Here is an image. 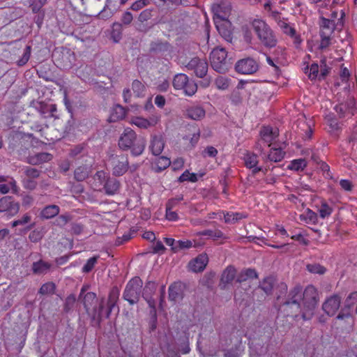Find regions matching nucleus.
<instances>
[{"label":"nucleus","mask_w":357,"mask_h":357,"mask_svg":"<svg viewBox=\"0 0 357 357\" xmlns=\"http://www.w3.org/2000/svg\"><path fill=\"white\" fill-rule=\"evenodd\" d=\"M349 143L351 144L352 147H354L355 144L357 143V125L353 128L349 137Z\"/></svg>","instance_id":"obj_64"},{"label":"nucleus","mask_w":357,"mask_h":357,"mask_svg":"<svg viewBox=\"0 0 357 357\" xmlns=\"http://www.w3.org/2000/svg\"><path fill=\"white\" fill-rule=\"evenodd\" d=\"M330 68L326 65V58L323 56L320 61V77L324 78L329 73Z\"/></svg>","instance_id":"obj_51"},{"label":"nucleus","mask_w":357,"mask_h":357,"mask_svg":"<svg viewBox=\"0 0 357 357\" xmlns=\"http://www.w3.org/2000/svg\"><path fill=\"white\" fill-rule=\"evenodd\" d=\"M119 182L116 179L108 178L104 185V188L106 194L112 195L117 192L119 189Z\"/></svg>","instance_id":"obj_23"},{"label":"nucleus","mask_w":357,"mask_h":357,"mask_svg":"<svg viewBox=\"0 0 357 357\" xmlns=\"http://www.w3.org/2000/svg\"><path fill=\"white\" fill-rule=\"evenodd\" d=\"M214 22L215 26L221 35L227 36V31L222 27L221 22L227 21L231 12V4L229 0H216L212 5Z\"/></svg>","instance_id":"obj_4"},{"label":"nucleus","mask_w":357,"mask_h":357,"mask_svg":"<svg viewBox=\"0 0 357 357\" xmlns=\"http://www.w3.org/2000/svg\"><path fill=\"white\" fill-rule=\"evenodd\" d=\"M20 204L10 196L0 199V213L5 212L9 216H14L20 211Z\"/></svg>","instance_id":"obj_10"},{"label":"nucleus","mask_w":357,"mask_h":357,"mask_svg":"<svg viewBox=\"0 0 357 357\" xmlns=\"http://www.w3.org/2000/svg\"><path fill=\"white\" fill-rule=\"evenodd\" d=\"M203 236H208L214 240L217 239H227V237L219 229L211 230L206 229L201 233Z\"/></svg>","instance_id":"obj_35"},{"label":"nucleus","mask_w":357,"mask_h":357,"mask_svg":"<svg viewBox=\"0 0 357 357\" xmlns=\"http://www.w3.org/2000/svg\"><path fill=\"white\" fill-rule=\"evenodd\" d=\"M157 285L154 282L149 281L148 282L144 289L142 293V296H151L156 290Z\"/></svg>","instance_id":"obj_47"},{"label":"nucleus","mask_w":357,"mask_h":357,"mask_svg":"<svg viewBox=\"0 0 357 357\" xmlns=\"http://www.w3.org/2000/svg\"><path fill=\"white\" fill-rule=\"evenodd\" d=\"M211 65L216 72L226 73L231 67V62L227 58V52L225 48L216 47L211 53Z\"/></svg>","instance_id":"obj_6"},{"label":"nucleus","mask_w":357,"mask_h":357,"mask_svg":"<svg viewBox=\"0 0 357 357\" xmlns=\"http://www.w3.org/2000/svg\"><path fill=\"white\" fill-rule=\"evenodd\" d=\"M171 164L170 160L165 156L158 158L155 161V167L158 172H161L168 167Z\"/></svg>","instance_id":"obj_38"},{"label":"nucleus","mask_w":357,"mask_h":357,"mask_svg":"<svg viewBox=\"0 0 357 357\" xmlns=\"http://www.w3.org/2000/svg\"><path fill=\"white\" fill-rule=\"evenodd\" d=\"M33 203V198L32 196L26 195L22 197V205L26 208H29Z\"/></svg>","instance_id":"obj_63"},{"label":"nucleus","mask_w":357,"mask_h":357,"mask_svg":"<svg viewBox=\"0 0 357 357\" xmlns=\"http://www.w3.org/2000/svg\"><path fill=\"white\" fill-rule=\"evenodd\" d=\"M204 109L199 105H192L186 108L185 116L188 119L199 121L205 116Z\"/></svg>","instance_id":"obj_15"},{"label":"nucleus","mask_w":357,"mask_h":357,"mask_svg":"<svg viewBox=\"0 0 357 357\" xmlns=\"http://www.w3.org/2000/svg\"><path fill=\"white\" fill-rule=\"evenodd\" d=\"M208 261L207 255L201 254L189 263V268L195 273L201 272L205 268Z\"/></svg>","instance_id":"obj_14"},{"label":"nucleus","mask_w":357,"mask_h":357,"mask_svg":"<svg viewBox=\"0 0 357 357\" xmlns=\"http://www.w3.org/2000/svg\"><path fill=\"white\" fill-rule=\"evenodd\" d=\"M111 3V0H106V3L105 6L103 7L102 10H101L98 15L100 18L102 19H108L112 15V12L109 8V6Z\"/></svg>","instance_id":"obj_50"},{"label":"nucleus","mask_w":357,"mask_h":357,"mask_svg":"<svg viewBox=\"0 0 357 357\" xmlns=\"http://www.w3.org/2000/svg\"><path fill=\"white\" fill-rule=\"evenodd\" d=\"M275 284V278L272 276L265 278L260 284V288L266 294L272 293Z\"/></svg>","instance_id":"obj_30"},{"label":"nucleus","mask_w":357,"mask_h":357,"mask_svg":"<svg viewBox=\"0 0 357 357\" xmlns=\"http://www.w3.org/2000/svg\"><path fill=\"white\" fill-rule=\"evenodd\" d=\"M252 27L261 45L268 48L276 46V36L265 21L255 19L252 22Z\"/></svg>","instance_id":"obj_3"},{"label":"nucleus","mask_w":357,"mask_h":357,"mask_svg":"<svg viewBox=\"0 0 357 357\" xmlns=\"http://www.w3.org/2000/svg\"><path fill=\"white\" fill-rule=\"evenodd\" d=\"M119 146L123 150H131V153L137 156L141 155L146 146V140L142 137H137L134 130L130 128H126L121 134Z\"/></svg>","instance_id":"obj_2"},{"label":"nucleus","mask_w":357,"mask_h":357,"mask_svg":"<svg viewBox=\"0 0 357 357\" xmlns=\"http://www.w3.org/2000/svg\"><path fill=\"white\" fill-rule=\"evenodd\" d=\"M109 162L112 167V174L116 176L123 175L128 169L129 162L126 155H112Z\"/></svg>","instance_id":"obj_9"},{"label":"nucleus","mask_w":357,"mask_h":357,"mask_svg":"<svg viewBox=\"0 0 357 357\" xmlns=\"http://www.w3.org/2000/svg\"><path fill=\"white\" fill-rule=\"evenodd\" d=\"M165 143L162 136L155 135L152 137L150 149L152 153L155 155H159L163 151Z\"/></svg>","instance_id":"obj_17"},{"label":"nucleus","mask_w":357,"mask_h":357,"mask_svg":"<svg viewBox=\"0 0 357 357\" xmlns=\"http://www.w3.org/2000/svg\"><path fill=\"white\" fill-rule=\"evenodd\" d=\"M153 9H145L140 13L138 16V20L140 22H144L149 20L152 17Z\"/></svg>","instance_id":"obj_55"},{"label":"nucleus","mask_w":357,"mask_h":357,"mask_svg":"<svg viewBox=\"0 0 357 357\" xmlns=\"http://www.w3.org/2000/svg\"><path fill=\"white\" fill-rule=\"evenodd\" d=\"M126 116V110L121 105H116L113 107L111 114L109 120L112 122H115L119 120L123 119Z\"/></svg>","instance_id":"obj_26"},{"label":"nucleus","mask_w":357,"mask_h":357,"mask_svg":"<svg viewBox=\"0 0 357 357\" xmlns=\"http://www.w3.org/2000/svg\"><path fill=\"white\" fill-rule=\"evenodd\" d=\"M284 156V152L281 149H272L269 154L266 156V160L271 162H280Z\"/></svg>","instance_id":"obj_33"},{"label":"nucleus","mask_w":357,"mask_h":357,"mask_svg":"<svg viewBox=\"0 0 357 357\" xmlns=\"http://www.w3.org/2000/svg\"><path fill=\"white\" fill-rule=\"evenodd\" d=\"M119 298V291L116 289H113L109 295L108 301H107V310L106 312V317H109L112 309L115 306L116 301Z\"/></svg>","instance_id":"obj_24"},{"label":"nucleus","mask_w":357,"mask_h":357,"mask_svg":"<svg viewBox=\"0 0 357 357\" xmlns=\"http://www.w3.org/2000/svg\"><path fill=\"white\" fill-rule=\"evenodd\" d=\"M188 77L186 75L180 73L174 76L173 79V86L176 89H183L185 87Z\"/></svg>","instance_id":"obj_32"},{"label":"nucleus","mask_w":357,"mask_h":357,"mask_svg":"<svg viewBox=\"0 0 357 357\" xmlns=\"http://www.w3.org/2000/svg\"><path fill=\"white\" fill-rule=\"evenodd\" d=\"M11 190L13 193L17 194L19 191V188L15 179L10 178L8 184H0V192L2 194H7Z\"/></svg>","instance_id":"obj_28"},{"label":"nucleus","mask_w":357,"mask_h":357,"mask_svg":"<svg viewBox=\"0 0 357 357\" xmlns=\"http://www.w3.org/2000/svg\"><path fill=\"white\" fill-rule=\"evenodd\" d=\"M183 298V293L180 285L176 284H172L169 287V299L174 302H177Z\"/></svg>","instance_id":"obj_22"},{"label":"nucleus","mask_w":357,"mask_h":357,"mask_svg":"<svg viewBox=\"0 0 357 357\" xmlns=\"http://www.w3.org/2000/svg\"><path fill=\"white\" fill-rule=\"evenodd\" d=\"M31 52V47L30 45L26 46L22 57L17 61L18 66H24L30 59Z\"/></svg>","instance_id":"obj_41"},{"label":"nucleus","mask_w":357,"mask_h":357,"mask_svg":"<svg viewBox=\"0 0 357 357\" xmlns=\"http://www.w3.org/2000/svg\"><path fill=\"white\" fill-rule=\"evenodd\" d=\"M85 9L98 10L100 8L101 0H79Z\"/></svg>","instance_id":"obj_37"},{"label":"nucleus","mask_w":357,"mask_h":357,"mask_svg":"<svg viewBox=\"0 0 357 357\" xmlns=\"http://www.w3.org/2000/svg\"><path fill=\"white\" fill-rule=\"evenodd\" d=\"M176 247L173 248L174 252H178L180 250L190 248L192 247V242L190 241H176Z\"/></svg>","instance_id":"obj_54"},{"label":"nucleus","mask_w":357,"mask_h":357,"mask_svg":"<svg viewBox=\"0 0 357 357\" xmlns=\"http://www.w3.org/2000/svg\"><path fill=\"white\" fill-rule=\"evenodd\" d=\"M247 214L238 212L224 213V220L228 224H234L240 220L247 218Z\"/></svg>","instance_id":"obj_21"},{"label":"nucleus","mask_w":357,"mask_h":357,"mask_svg":"<svg viewBox=\"0 0 357 357\" xmlns=\"http://www.w3.org/2000/svg\"><path fill=\"white\" fill-rule=\"evenodd\" d=\"M75 301H76L75 296L74 294L69 295L66 299L65 305H64V310L66 312H68L69 310H70L73 308L74 304L75 303Z\"/></svg>","instance_id":"obj_57"},{"label":"nucleus","mask_w":357,"mask_h":357,"mask_svg":"<svg viewBox=\"0 0 357 357\" xmlns=\"http://www.w3.org/2000/svg\"><path fill=\"white\" fill-rule=\"evenodd\" d=\"M99 258V256H94L93 257L89 258L84 266L82 267L83 273H89L94 268L95 265L97 264V261Z\"/></svg>","instance_id":"obj_46"},{"label":"nucleus","mask_w":357,"mask_h":357,"mask_svg":"<svg viewBox=\"0 0 357 357\" xmlns=\"http://www.w3.org/2000/svg\"><path fill=\"white\" fill-rule=\"evenodd\" d=\"M236 275V269L233 266H228L222 273L221 282L229 284L233 281Z\"/></svg>","instance_id":"obj_31"},{"label":"nucleus","mask_w":357,"mask_h":357,"mask_svg":"<svg viewBox=\"0 0 357 357\" xmlns=\"http://www.w3.org/2000/svg\"><path fill=\"white\" fill-rule=\"evenodd\" d=\"M143 282L139 277L131 279L126 284L123 297L130 305L137 303L142 294Z\"/></svg>","instance_id":"obj_7"},{"label":"nucleus","mask_w":357,"mask_h":357,"mask_svg":"<svg viewBox=\"0 0 357 357\" xmlns=\"http://www.w3.org/2000/svg\"><path fill=\"white\" fill-rule=\"evenodd\" d=\"M333 208L326 203L322 202L319 209V216L324 219L331 215Z\"/></svg>","instance_id":"obj_43"},{"label":"nucleus","mask_w":357,"mask_h":357,"mask_svg":"<svg viewBox=\"0 0 357 357\" xmlns=\"http://www.w3.org/2000/svg\"><path fill=\"white\" fill-rule=\"evenodd\" d=\"M166 218L169 221H176L178 219V215L172 208H166Z\"/></svg>","instance_id":"obj_62"},{"label":"nucleus","mask_w":357,"mask_h":357,"mask_svg":"<svg viewBox=\"0 0 357 357\" xmlns=\"http://www.w3.org/2000/svg\"><path fill=\"white\" fill-rule=\"evenodd\" d=\"M306 268L310 273L313 274L323 275L326 271V268L319 264L315 263L307 264Z\"/></svg>","instance_id":"obj_40"},{"label":"nucleus","mask_w":357,"mask_h":357,"mask_svg":"<svg viewBox=\"0 0 357 357\" xmlns=\"http://www.w3.org/2000/svg\"><path fill=\"white\" fill-rule=\"evenodd\" d=\"M245 164L248 168H253V173L256 174L261 171V167H257L258 160L257 155L254 153H247L244 157Z\"/></svg>","instance_id":"obj_18"},{"label":"nucleus","mask_w":357,"mask_h":357,"mask_svg":"<svg viewBox=\"0 0 357 357\" xmlns=\"http://www.w3.org/2000/svg\"><path fill=\"white\" fill-rule=\"evenodd\" d=\"M130 123L137 126L139 128L146 129L149 128L148 121L146 119L140 116H135L130 119Z\"/></svg>","instance_id":"obj_42"},{"label":"nucleus","mask_w":357,"mask_h":357,"mask_svg":"<svg viewBox=\"0 0 357 357\" xmlns=\"http://www.w3.org/2000/svg\"><path fill=\"white\" fill-rule=\"evenodd\" d=\"M217 154H218V150L215 147L211 146H207L204 149V153H203V155L204 157L208 156V157L215 158L217 155Z\"/></svg>","instance_id":"obj_59"},{"label":"nucleus","mask_w":357,"mask_h":357,"mask_svg":"<svg viewBox=\"0 0 357 357\" xmlns=\"http://www.w3.org/2000/svg\"><path fill=\"white\" fill-rule=\"evenodd\" d=\"M105 299L98 302L96 294L93 292L86 293L83 298V304L89 316L93 321H100L103 311Z\"/></svg>","instance_id":"obj_5"},{"label":"nucleus","mask_w":357,"mask_h":357,"mask_svg":"<svg viewBox=\"0 0 357 357\" xmlns=\"http://www.w3.org/2000/svg\"><path fill=\"white\" fill-rule=\"evenodd\" d=\"M148 4H149V0H137L131 5L130 8L132 10L138 11Z\"/></svg>","instance_id":"obj_56"},{"label":"nucleus","mask_w":357,"mask_h":357,"mask_svg":"<svg viewBox=\"0 0 357 357\" xmlns=\"http://www.w3.org/2000/svg\"><path fill=\"white\" fill-rule=\"evenodd\" d=\"M106 177H107L106 173L104 171H98L94 175L95 181H98V183L100 185H102V184L105 185V183L107 181Z\"/></svg>","instance_id":"obj_60"},{"label":"nucleus","mask_w":357,"mask_h":357,"mask_svg":"<svg viewBox=\"0 0 357 357\" xmlns=\"http://www.w3.org/2000/svg\"><path fill=\"white\" fill-rule=\"evenodd\" d=\"M335 30V22L326 19L325 17L321 18V31L320 33H328V36H331Z\"/></svg>","instance_id":"obj_27"},{"label":"nucleus","mask_w":357,"mask_h":357,"mask_svg":"<svg viewBox=\"0 0 357 357\" xmlns=\"http://www.w3.org/2000/svg\"><path fill=\"white\" fill-rule=\"evenodd\" d=\"M307 166V162L305 159L299 158L294 160L289 165L288 168L294 171L303 170Z\"/></svg>","instance_id":"obj_36"},{"label":"nucleus","mask_w":357,"mask_h":357,"mask_svg":"<svg viewBox=\"0 0 357 357\" xmlns=\"http://www.w3.org/2000/svg\"><path fill=\"white\" fill-rule=\"evenodd\" d=\"M84 151V146L83 144H78L74 146L70 153V155L71 157H77V155L82 154Z\"/></svg>","instance_id":"obj_58"},{"label":"nucleus","mask_w":357,"mask_h":357,"mask_svg":"<svg viewBox=\"0 0 357 357\" xmlns=\"http://www.w3.org/2000/svg\"><path fill=\"white\" fill-rule=\"evenodd\" d=\"M183 89L186 95L191 96L196 93L197 86L194 82L188 80Z\"/></svg>","instance_id":"obj_49"},{"label":"nucleus","mask_w":357,"mask_h":357,"mask_svg":"<svg viewBox=\"0 0 357 357\" xmlns=\"http://www.w3.org/2000/svg\"><path fill=\"white\" fill-rule=\"evenodd\" d=\"M197 181V174L195 173H190L189 171H185L178 178L179 182L191 181L196 182Z\"/></svg>","instance_id":"obj_48"},{"label":"nucleus","mask_w":357,"mask_h":357,"mask_svg":"<svg viewBox=\"0 0 357 357\" xmlns=\"http://www.w3.org/2000/svg\"><path fill=\"white\" fill-rule=\"evenodd\" d=\"M341 298L337 294L332 295L328 297L322 304V310L328 316L335 314L340 308Z\"/></svg>","instance_id":"obj_12"},{"label":"nucleus","mask_w":357,"mask_h":357,"mask_svg":"<svg viewBox=\"0 0 357 357\" xmlns=\"http://www.w3.org/2000/svg\"><path fill=\"white\" fill-rule=\"evenodd\" d=\"M259 62L251 57L240 59L235 64L236 71L242 75H253L259 70Z\"/></svg>","instance_id":"obj_8"},{"label":"nucleus","mask_w":357,"mask_h":357,"mask_svg":"<svg viewBox=\"0 0 357 357\" xmlns=\"http://www.w3.org/2000/svg\"><path fill=\"white\" fill-rule=\"evenodd\" d=\"M59 213V207L57 205H49L45 207L41 211V216L45 219H50L56 215H57Z\"/></svg>","instance_id":"obj_25"},{"label":"nucleus","mask_w":357,"mask_h":357,"mask_svg":"<svg viewBox=\"0 0 357 357\" xmlns=\"http://www.w3.org/2000/svg\"><path fill=\"white\" fill-rule=\"evenodd\" d=\"M186 68L193 70L198 77L202 78L208 72V63L205 59L195 57L188 63Z\"/></svg>","instance_id":"obj_11"},{"label":"nucleus","mask_w":357,"mask_h":357,"mask_svg":"<svg viewBox=\"0 0 357 357\" xmlns=\"http://www.w3.org/2000/svg\"><path fill=\"white\" fill-rule=\"evenodd\" d=\"M55 290V284L53 282L43 284L39 289V294L43 295L52 294Z\"/></svg>","instance_id":"obj_44"},{"label":"nucleus","mask_w":357,"mask_h":357,"mask_svg":"<svg viewBox=\"0 0 357 357\" xmlns=\"http://www.w3.org/2000/svg\"><path fill=\"white\" fill-rule=\"evenodd\" d=\"M357 301V291L351 292L346 298L344 307L337 316V319L343 320L351 317V310Z\"/></svg>","instance_id":"obj_13"},{"label":"nucleus","mask_w":357,"mask_h":357,"mask_svg":"<svg viewBox=\"0 0 357 357\" xmlns=\"http://www.w3.org/2000/svg\"><path fill=\"white\" fill-rule=\"evenodd\" d=\"M320 36H321V41H320V44L319 46V49L324 51L326 48H328L330 46V45L331 44V36H328V33H320Z\"/></svg>","instance_id":"obj_45"},{"label":"nucleus","mask_w":357,"mask_h":357,"mask_svg":"<svg viewBox=\"0 0 357 357\" xmlns=\"http://www.w3.org/2000/svg\"><path fill=\"white\" fill-rule=\"evenodd\" d=\"M52 156L48 153H39L29 157V162L33 165H38L51 160Z\"/></svg>","instance_id":"obj_19"},{"label":"nucleus","mask_w":357,"mask_h":357,"mask_svg":"<svg viewBox=\"0 0 357 357\" xmlns=\"http://www.w3.org/2000/svg\"><path fill=\"white\" fill-rule=\"evenodd\" d=\"M132 89L137 97L140 98L145 96L146 86L140 81L134 80L132 83Z\"/></svg>","instance_id":"obj_34"},{"label":"nucleus","mask_w":357,"mask_h":357,"mask_svg":"<svg viewBox=\"0 0 357 357\" xmlns=\"http://www.w3.org/2000/svg\"><path fill=\"white\" fill-rule=\"evenodd\" d=\"M24 174L30 179L36 178L40 176V171L36 168L27 167L24 169Z\"/></svg>","instance_id":"obj_52"},{"label":"nucleus","mask_w":357,"mask_h":357,"mask_svg":"<svg viewBox=\"0 0 357 357\" xmlns=\"http://www.w3.org/2000/svg\"><path fill=\"white\" fill-rule=\"evenodd\" d=\"M301 298L303 304L301 310L302 318L304 320H310L313 317L319 301L317 289L312 285L307 286L303 292L301 286L294 287L289 291L288 298L284 302L282 307L287 312L291 309L298 311L300 309L299 301Z\"/></svg>","instance_id":"obj_1"},{"label":"nucleus","mask_w":357,"mask_h":357,"mask_svg":"<svg viewBox=\"0 0 357 357\" xmlns=\"http://www.w3.org/2000/svg\"><path fill=\"white\" fill-rule=\"evenodd\" d=\"M278 26L281 29V30L284 32V33L290 36L291 37H294L296 35V30L287 22L284 21H280L278 22Z\"/></svg>","instance_id":"obj_39"},{"label":"nucleus","mask_w":357,"mask_h":357,"mask_svg":"<svg viewBox=\"0 0 357 357\" xmlns=\"http://www.w3.org/2000/svg\"><path fill=\"white\" fill-rule=\"evenodd\" d=\"M51 267V264L48 262L40 260L34 262L32 265V271L33 273L41 275L46 274Z\"/></svg>","instance_id":"obj_20"},{"label":"nucleus","mask_w":357,"mask_h":357,"mask_svg":"<svg viewBox=\"0 0 357 357\" xmlns=\"http://www.w3.org/2000/svg\"><path fill=\"white\" fill-rule=\"evenodd\" d=\"M215 84L219 89H226L229 86L228 79L223 77H218L215 79Z\"/></svg>","instance_id":"obj_53"},{"label":"nucleus","mask_w":357,"mask_h":357,"mask_svg":"<svg viewBox=\"0 0 357 357\" xmlns=\"http://www.w3.org/2000/svg\"><path fill=\"white\" fill-rule=\"evenodd\" d=\"M319 65L317 63H312L310 68L309 77L312 79L317 77L319 75Z\"/></svg>","instance_id":"obj_61"},{"label":"nucleus","mask_w":357,"mask_h":357,"mask_svg":"<svg viewBox=\"0 0 357 357\" xmlns=\"http://www.w3.org/2000/svg\"><path fill=\"white\" fill-rule=\"evenodd\" d=\"M278 130H273L270 126H264L260 130L261 140L270 146L278 136Z\"/></svg>","instance_id":"obj_16"},{"label":"nucleus","mask_w":357,"mask_h":357,"mask_svg":"<svg viewBox=\"0 0 357 357\" xmlns=\"http://www.w3.org/2000/svg\"><path fill=\"white\" fill-rule=\"evenodd\" d=\"M90 170L86 165H82L77 167L74 172L75 178L77 181H83L88 178Z\"/></svg>","instance_id":"obj_29"}]
</instances>
